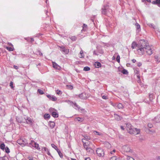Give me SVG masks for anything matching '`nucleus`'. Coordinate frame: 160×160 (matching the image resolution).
<instances>
[{
	"label": "nucleus",
	"instance_id": "nucleus-1",
	"mask_svg": "<svg viewBox=\"0 0 160 160\" xmlns=\"http://www.w3.org/2000/svg\"><path fill=\"white\" fill-rule=\"evenodd\" d=\"M138 49L137 51L140 55H142L144 53L145 50L147 54L149 55H151L152 53V48L148 45L146 44L145 42L140 45L138 46Z\"/></svg>",
	"mask_w": 160,
	"mask_h": 160
},
{
	"label": "nucleus",
	"instance_id": "nucleus-2",
	"mask_svg": "<svg viewBox=\"0 0 160 160\" xmlns=\"http://www.w3.org/2000/svg\"><path fill=\"white\" fill-rule=\"evenodd\" d=\"M138 49L137 51L140 55H142L144 53L145 50L147 54L149 55H151L152 53V48L148 45L146 44L145 42L140 45L138 46Z\"/></svg>",
	"mask_w": 160,
	"mask_h": 160
},
{
	"label": "nucleus",
	"instance_id": "nucleus-3",
	"mask_svg": "<svg viewBox=\"0 0 160 160\" xmlns=\"http://www.w3.org/2000/svg\"><path fill=\"white\" fill-rule=\"evenodd\" d=\"M82 141L83 142V146L86 149L87 152H88L90 153H92L93 152V150L89 147V145L90 144V142L88 140H85V142H84V140H85V139H82Z\"/></svg>",
	"mask_w": 160,
	"mask_h": 160
},
{
	"label": "nucleus",
	"instance_id": "nucleus-4",
	"mask_svg": "<svg viewBox=\"0 0 160 160\" xmlns=\"http://www.w3.org/2000/svg\"><path fill=\"white\" fill-rule=\"evenodd\" d=\"M129 132L130 134L136 135L138 134L140 132V130L136 128H132L130 126V128L127 129Z\"/></svg>",
	"mask_w": 160,
	"mask_h": 160
},
{
	"label": "nucleus",
	"instance_id": "nucleus-5",
	"mask_svg": "<svg viewBox=\"0 0 160 160\" xmlns=\"http://www.w3.org/2000/svg\"><path fill=\"white\" fill-rule=\"evenodd\" d=\"M122 151L127 153H132V150L128 145H124L122 148Z\"/></svg>",
	"mask_w": 160,
	"mask_h": 160
},
{
	"label": "nucleus",
	"instance_id": "nucleus-6",
	"mask_svg": "<svg viewBox=\"0 0 160 160\" xmlns=\"http://www.w3.org/2000/svg\"><path fill=\"white\" fill-rule=\"evenodd\" d=\"M96 153L97 155L99 157H103L104 154L103 150L101 148H98L96 150Z\"/></svg>",
	"mask_w": 160,
	"mask_h": 160
},
{
	"label": "nucleus",
	"instance_id": "nucleus-7",
	"mask_svg": "<svg viewBox=\"0 0 160 160\" xmlns=\"http://www.w3.org/2000/svg\"><path fill=\"white\" fill-rule=\"evenodd\" d=\"M50 112H52V116L54 118H57L58 117V113L54 112L55 110L53 108H50L49 110Z\"/></svg>",
	"mask_w": 160,
	"mask_h": 160
},
{
	"label": "nucleus",
	"instance_id": "nucleus-8",
	"mask_svg": "<svg viewBox=\"0 0 160 160\" xmlns=\"http://www.w3.org/2000/svg\"><path fill=\"white\" fill-rule=\"evenodd\" d=\"M17 142L20 145H25L26 144V141L25 139H20L17 141Z\"/></svg>",
	"mask_w": 160,
	"mask_h": 160
},
{
	"label": "nucleus",
	"instance_id": "nucleus-9",
	"mask_svg": "<svg viewBox=\"0 0 160 160\" xmlns=\"http://www.w3.org/2000/svg\"><path fill=\"white\" fill-rule=\"evenodd\" d=\"M31 144L33 147H34L36 149H40L38 144L34 141H32L31 142Z\"/></svg>",
	"mask_w": 160,
	"mask_h": 160
},
{
	"label": "nucleus",
	"instance_id": "nucleus-10",
	"mask_svg": "<svg viewBox=\"0 0 160 160\" xmlns=\"http://www.w3.org/2000/svg\"><path fill=\"white\" fill-rule=\"evenodd\" d=\"M60 48L61 49V50L65 54H67L69 52V50L65 48L64 47H61Z\"/></svg>",
	"mask_w": 160,
	"mask_h": 160
},
{
	"label": "nucleus",
	"instance_id": "nucleus-11",
	"mask_svg": "<svg viewBox=\"0 0 160 160\" xmlns=\"http://www.w3.org/2000/svg\"><path fill=\"white\" fill-rule=\"evenodd\" d=\"M52 65L53 67L59 70L60 69V67L56 63L53 62H52Z\"/></svg>",
	"mask_w": 160,
	"mask_h": 160
},
{
	"label": "nucleus",
	"instance_id": "nucleus-12",
	"mask_svg": "<svg viewBox=\"0 0 160 160\" xmlns=\"http://www.w3.org/2000/svg\"><path fill=\"white\" fill-rule=\"evenodd\" d=\"M114 117L118 121L120 120L122 118V117H120V116L116 114H114Z\"/></svg>",
	"mask_w": 160,
	"mask_h": 160
},
{
	"label": "nucleus",
	"instance_id": "nucleus-13",
	"mask_svg": "<svg viewBox=\"0 0 160 160\" xmlns=\"http://www.w3.org/2000/svg\"><path fill=\"white\" fill-rule=\"evenodd\" d=\"M47 97H48L49 99H51V100L53 101H55L57 100V98L53 96H52L49 95H47Z\"/></svg>",
	"mask_w": 160,
	"mask_h": 160
},
{
	"label": "nucleus",
	"instance_id": "nucleus-14",
	"mask_svg": "<svg viewBox=\"0 0 160 160\" xmlns=\"http://www.w3.org/2000/svg\"><path fill=\"white\" fill-rule=\"evenodd\" d=\"M154 120L156 122H160V115H159L155 117Z\"/></svg>",
	"mask_w": 160,
	"mask_h": 160
},
{
	"label": "nucleus",
	"instance_id": "nucleus-15",
	"mask_svg": "<svg viewBox=\"0 0 160 160\" xmlns=\"http://www.w3.org/2000/svg\"><path fill=\"white\" fill-rule=\"evenodd\" d=\"M26 120L27 123L31 124L32 123V120L30 118H27Z\"/></svg>",
	"mask_w": 160,
	"mask_h": 160
},
{
	"label": "nucleus",
	"instance_id": "nucleus-16",
	"mask_svg": "<svg viewBox=\"0 0 160 160\" xmlns=\"http://www.w3.org/2000/svg\"><path fill=\"white\" fill-rule=\"evenodd\" d=\"M93 134L96 135H98L99 136H102V133L101 132H98L96 131H93Z\"/></svg>",
	"mask_w": 160,
	"mask_h": 160
},
{
	"label": "nucleus",
	"instance_id": "nucleus-17",
	"mask_svg": "<svg viewBox=\"0 0 160 160\" xmlns=\"http://www.w3.org/2000/svg\"><path fill=\"white\" fill-rule=\"evenodd\" d=\"M94 65L96 68H98L101 67V64L98 62H96Z\"/></svg>",
	"mask_w": 160,
	"mask_h": 160
},
{
	"label": "nucleus",
	"instance_id": "nucleus-18",
	"mask_svg": "<svg viewBox=\"0 0 160 160\" xmlns=\"http://www.w3.org/2000/svg\"><path fill=\"white\" fill-rule=\"evenodd\" d=\"M80 98L82 99H86L87 97L85 96V93H82L79 95Z\"/></svg>",
	"mask_w": 160,
	"mask_h": 160
},
{
	"label": "nucleus",
	"instance_id": "nucleus-19",
	"mask_svg": "<svg viewBox=\"0 0 160 160\" xmlns=\"http://www.w3.org/2000/svg\"><path fill=\"white\" fill-rule=\"evenodd\" d=\"M49 124L50 126L52 128H53L55 126V123L53 122L50 121L49 122Z\"/></svg>",
	"mask_w": 160,
	"mask_h": 160
},
{
	"label": "nucleus",
	"instance_id": "nucleus-20",
	"mask_svg": "<svg viewBox=\"0 0 160 160\" xmlns=\"http://www.w3.org/2000/svg\"><path fill=\"white\" fill-rule=\"evenodd\" d=\"M110 160H120V158L115 156H113L111 158Z\"/></svg>",
	"mask_w": 160,
	"mask_h": 160
},
{
	"label": "nucleus",
	"instance_id": "nucleus-21",
	"mask_svg": "<svg viewBox=\"0 0 160 160\" xmlns=\"http://www.w3.org/2000/svg\"><path fill=\"white\" fill-rule=\"evenodd\" d=\"M74 120L75 121H78L79 122H82L83 121V119L82 118L78 117L75 118Z\"/></svg>",
	"mask_w": 160,
	"mask_h": 160
},
{
	"label": "nucleus",
	"instance_id": "nucleus-22",
	"mask_svg": "<svg viewBox=\"0 0 160 160\" xmlns=\"http://www.w3.org/2000/svg\"><path fill=\"white\" fill-rule=\"evenodd\" d=\"M155 61L158 63L160 62V57H159L158 56H155Z\"/></svg>",
	"mask_w": 160,
	"mask_h": 160
},
{
	"label": "nucleus",
	"instance_id": "nucleus-23",
	"mask_svg": "<svg viewBox=\"0 0 160 160\" xmlns=\"http://www.w3.org/2000/svg\"><path fill=\"white\" fill-rule=\"evenodd\" d=\"M104 145L108 148H110L111 147L110 144L108 142H106L104 143Z\"/></svg>",
	"mask_w": 160,
	"mask_h": 160
},
{
	"label": "nucleus",
	"instance_id": "nucleus-24",
	"mask_svg": "<svg viewBox=\"0 0 160 160\" xmlns=\"http://www.w3.org/2000/svg\"><path fill=\"white\" fill-rule=\"evenodd\" d=\"M80 56H79V57L80 58H84V55L83 53V52L82 50H81L80 51Z\"/></svg>",
	"mask_w": 160,
	"mask_h": 160
},
{
	"label": "nucleus",
	"instance_id": "nucleus-25",
	"mask_svg": "<svg viewBox=\"0 0 160 160\" xmlns=\"http://www.w3.org/2000/svg\"><path fill=\"white\" fill-rule=\"evenodd\" d=\"M137 45L135 42H133L132 44V48L134 49L137 47Z\"/></svg>",
	"mask_w": 160,
	"mask_h": 160
},
{
	"label": "nucleus",
	"instance_id": "nucleus-26",
	"mask_svg": "<svg viewBox=\"0 0 160 160\" xmlns=\"http://www.w3.org/2000/svg\"><path fill=\"white\" fill-rule=\"evenodd\" d=\"M153 4H159V6L160 7V0H156V1L152 2Z\"/></svg>",
	"mask_w": 160,
	"mask_h": 160
},
{
	"label": "nucleus",
	"instance_id": "nucleus-27",
	"mask_svg": "<svg viewBox=\"0 0 160 160\" xmlns=\"http://www.w3.org/2000/svg\"><path fill=\"white\" fill-rule=\"evenodd\" d=\"M117 107L119 109L122 108H123V106L122 104L120 103L118 104Z\"/></svg>",
	"mask_w": 160,
	"mask_h": 160
},
{
	"label": "nucleus",
	"instance_id": "nucleus-28",
	"mask_svg": "<svg viewBox=\"0 0 160 160\" xmlns=\"http://www.w3.org/2000/svg\"><path fill=\"white\" fill-rule=\"evenodd\" d=\"M103 52L102 51H101L100 52L98 53V52L96 51H94V54L97 55H100V54H102Z\"/></svg>",
	"mask_w": 160,
	"mask_h": 160
},
{
	"label": "nucleus",
	"instance_id": "nucleus-29",
	"mask_svg": "<svg viewBox=\"0 0 160 160\" xmlns=\"http://www.w3.org/2000/svg\"><path fill=\"white\" fill-rule=\"evenodd\" d=\"M67 88L69 89L72 90L73 88V87L71 85H67L66 86Z\"/></svg>",
	"mask_w": 160,
	"mask_h": 160
},
{
	"label": "nucleus",
	"instance_id": "nucleus-30",
	"mask_svg": "<svg viewBox=\"0 0 160 160\" xmlns=\"http://www.w3.org/2000/svg\"><path fill=\"white\" fill-rule=\"evenodd\" d=\"M6 48L9 51H12L14 50V48L12 47H6Z\"/></svg>",
	"mask_w": 160,
	"mask_h": 160
},
{
	"label": "nucleus",
	"instance_id": "nucleus-31",
	"mask_svg": "<svg viewBox=\"0 0 160 160\" xmlns=\"http://www.w3.org/2000/svg\"><path fill=\"white\" fill-rule=\"evenodd\" d=\"M50 117V116L49 114H45L44 115V118L46 119L47 118H49Z\"/></svg>",
	"mask_w": 160,
	"mask_h": 160
},
{
	"label": "nucleus",
	"instance_id": "nucleus-32",
	"mask_svg": "<svg viewBox=\"0 0 160 160\" xmlns=\"http://www.w3.org/2000/svg\"><path fill=\"white\" fill-rule=\"evenodd\" d=\"M51 146L53 148H54L57 151L58 150V148L54 144H51Z\"/></svg>",
	"mask_w": 160,
	"mask_h": 160
},
{
	"label": "nucleus",
	"instance_id": "nucleus-33",
	"mask_svg": "<svg viewBox=\"0 0 160 160\" xmlns=\"http://www.w3.org/2000/svg\"><path fill=\"white\" fill-rule=\"evenodd\" d=\"M135 26H136V28H137V29L138 30V31H140V26L139 24H138V23H136L135 24Z\"/></svg>",
	"mask_w": 160,
	"mask_h": 160
},
{
	"label": "nucleus",
	"instance_id": "nucleus-34",
	"mask_svg": "<svg viewBox=\"0 0 160 160\" xmlns=\"http://www.w3.org/2000/svg\"><path fill=\"white\" fill-rule=\"evenodd\" d=\"M57 152H58L59 155L60 156V157L62 158L63 157V155L62 153L58 149L57 151Z\"/></svg>",
	"mask_w": 160,
	"mask_h": 160
},
{
	"label": "nucleus",
	"instance_id": "nucleus-35",
	"mask_svg": "<svg viewBox=\"0 0 160 160\" xmlns=\"http://www.w3.org/2000/svg\"><path fill=\"white\" fill-rule=\"evenodd\" d=\"M1 149L2 150H4L5 148V145L4 143H2L0 146Z\"/></svg>",
	"mask_w": 160,
	"mask_h": 160
},
{
	"label": "nucleus",
	"instance_id": "nucleus-36",
	"mask_svg": "<svg viewBox=\"0 0 160 160\" xmlns=\"http://www.w3.org/2000/svg\"><path fill=\"white\" fill-rule=\"evenodd\" d=\"M90 70V68L88 67H86L84 68L83 70L85 71H88Z\"/></svg>",
	"mask_w": 160,
	"mask_h": 160
},
{
	"label": "nucleus",
	"instance_id": "nucleus-37",
	"mask_svg": "<svg viewBox=\"0 0 160 160\" xmlns=\"http://www.w3.org/2000/svg\"><path fill=\"white\" fill-rule=\"evenodd\" d=\"M122 72L123 74H127L128 73V72L127 71L124 69L122 71Z\"/></svg>",
	"mask_w": 160,
	"mask_h": 160
},
{
	"label": "nucleus",
	"instance_id": "nucleus-38",
	"mask_svg": "<svg viewBox=\"0 0 160 160\" xmlns=\"http://www.w3.org/2000/svg\"><path fill=\"white\" fill-rule=\"evenodd\" d=\"M5 152L6 153H9L10 152V151L9 148L8 147H6L5 148Z\"/></svg>",
	"mask_w": 160,
	"mask_h": 160
},
{
	"label": "nucleus",
	"instance_id": "nucleus-39",
	"mask_svg": "<svg viewBox=\"0 0 160 160\" xmlns=\"http://www.w3.org/2000/svg\"><path fill=\"white\" fill-rule=\"evenodd\" d=\"M56 92L57 94L58 95L61 94L62 93L61 91L59 90H57L56 91Z\"/></svg>",
	"mask_w": 160,
	"mask_h": 160
},
{
	"label": "nucleus",
	"instance_id": "nucleus-40",
	"mask_svg": "<svg viewBox=\"0 0 160 160\" xmlns=\"http://www.w3.org/2000/svg\"><path fill=\"white\" fill-rule=\"evenodd\" d=\"M38 92L41 94H44L43 92L40 89H38Z\"/></svg>",
	"mask_w": 160,
	"mask_h": 160
},
{
	"label": "nucleus",
	"instance_id": "nucleus-41",
	"mask_svg": "<svg viewBox=\"0 0 160 160\" xmlns=\"http://www.w3.org/2000/svg\"><path fill=\"white\" fill-rule=\"evenodd\" d=\"M148 126L149 128H151L153 127V125L151 123H149L148 124Z\"/></svg>",
	"mask_w": 160,
	"mask_h": 160
},
{
	"label": "nucleus",
	"instance_id": "nucleus-42",
	"mask_svg": "<svg viewBox=\"0 0 160 160\" xmlns=\"http://www.w3.org/2000/svg\"><path fill=\"white\" fill-rule=\"evenodd\" d=\"M127 160H135L132 158L128 156H127Z\"/></svg>",
	"mask_w": 160,
	"mask_h": 160
},
{
	"label": "nucleus",
	"instance_id": "nucleus-43",
	"mask_svg": "<svg viewBox=\"0 0 160 160\" xmlns=\"http://www.w3.org/2000/svg\"><path fill=\"white\" fill-rule=\"evenodd\" d=\"M80 111L81 113H85L86 112V110H85L84 109H80Z\"/></svg>",
	"mask_w": 160,
	"mask_h": 160
},
{
	"label": "nucleus",
	"instance_id": "nucleus-44",
	"mask_svg": "<svg viewBox=\"0 0 160 160\" xmlns=\"http://www.w3.org/2000/svg\"><path fill=\"white\" fill-rule=\"evenodd\" d=\"M120 56L119 55H118L117 57L116 60H117V61L118 62H120Z\"/></svg>",
	"mask_w": 160,
	"mask_h": 160
},
{
	"label": "nucleus",
	"instance_id": "nucleus-45",
	"mask_svg": "<svg viewBox=\"0 0 160 160\" xmlns=\"http://www.w3.org/2000/svg\"><path fill=\"white\" fill-rule=\"evenodd\" d=\"M155 160H160V156H157L155 158Z\"/></svg>",
	"mask_w": 160,
	"mask_h": 160
},
{
	"label": "nucleus",
	"instance_id": "nucleus-46",
	"mask_svg": "<svg viewBox=\"0 0 160 160\" xmlns=\"http://www.w3.org/2000/svg\"><path fill=\"white\" fill-rule=\"evenodd\" d=\"M10 86L12 88H13V82H10Z\"/></svg>",
	"mask_w": 160,
	"mask_h": 160
},
{
	"label": "nucleus",
	"instance_id": "nucleus-47",
	"mask_svg": "<svg viewBox=\"0 0 160 160\" xmlns=\"http://www.w3.org/2000/svg\"><path fill=\"white\" fill-rule=\"evenodd\" d=\"M102 98L104 99H108L107 96H102Z\"/></svg>",
	"mask_w": 160,
	"mask_h": 160
},
{
	"label": "nucleus",
	"instance_id": "nucleus-48",
	"mask_svg": "<svg viewBox=\"0 0 160 160\" xmlns=\"http://www.w3.org/2000/svg\"><path fill=\"white\" fill-rule=\"evenodd\" d=\"M76 39V38L75 37H72L71 38V39L72 40H75Z\"/></svg>",
	"mask_w": 160,
	"mask_h": 160
},
{
	"label": "nucleus",
	"instance_id": "nucleus-49",
	"mask_svg": "<svg viewBox=\"0 0 160 160\" xmlns=\"http://www.w3.org/2000/svg\"><path fill=\"white\" fill-rule=\"evenodd\" d=\"M116 152V150L115 149L113 150L112 151L110 152V153L112 154L113 153H114Z\"/></svg>",
	"mask_w": 160,
	"mask_h": 160
},
{
	"label": "nucleus",
	"instance_id": "nucleus-50",
	"mask_svg": "<svg viewBox=\"0 0 160 160\" xmlns=\"http://www.w3.org/2000/svg\"><path fill=\"white\" fill-rule=\"evenodd\" d=\"M141 65H142V63H141L140 62H139L138 63H137V65L138 67H140V66H141Z\"/></svg>",
	"mask_w": 160,
	"mask_h": 160
},
{
	"label": "nucleus",
	"instance_id": "nucleus-51",
	"mask_svg": "<svg viewBox=\"0 0 160 160\" xmlns=\"http://www.w3.org/2000/svg\"><path fill=\"white\" fill-rule=\"evenodd\" d=\"M144 140V138H139V140L142 142V141H143Z\"/></svg>",
	"mask_w": 160,
	"mask_h": 160
},
{
	"label": "nucleus",
	"instance_id": "nucleus-52",
	"mask_svg": "<svg viewBox=\"0 0 160 160\" xmlns=\"http://www.w3.org/2000/svg\"><path fill=\"white\" fill-rule=\"evenodd\" d=\"M85 160H91L89 158H87L85 159Z\"/></svg>",
	"mask_w": 160,
	"mask_h": 160
},
{
	"label": "nucleus",
	"instance_id": "nucleus-53",
	"mask_svg": "<svg viewBox=\"0 0 160 160\" xmlns=\"http://www.w3.org/2000/svg\"><path fill=\"white\" fill-rule=\"evenodd\" d=\"M132 61L133 63H135L136 62V60L135 59H133L132 60Z\"/></svg>",
	"mask_w": 160,
	"mask_h": 160
},
{
	"label": "nucleus",
	"instance_id": "nucleus-54",
	"mask_svg": "<svg viewBox=\"0 0 160 160\" xmlns=\"http://www.w3.org/2000/svg\"><path fill=\"white\" fill-rule=\"evenodd\" d=\"M144 1H146V0H142V1L143 2ZM146 1H147L148 2H151V0H146Z\"/></svg>",
	"mask_w": 160,
	"mask_h": 160
},
{
	"label": "nucleus",
	"instance_id": "nucleus-55",
	"mask_svg": "<svg viewBox=\"0 0 160 160\" xmlns=\"http://www.w3.org/2000/svg\"><path fill=\"white\" fill-rule=\"evenodd\" d=\"M8 44H9L10 46H11L12 47L13 46V45L11 43H8Z\"/></svg>",
	"mask_w": 160,
	"mask_h": 160
},
{
	"label": "nucleus",
	"instance_id": "nucleus-56",
	"mask_svg": "<svg viewBox=\"0 0 160 160\" xmlns=\"http://www.w3.org/2000/svg\"><path fill=\"white\" fill-rule=\"evenodd\" d=\"M73 103V104H74V106H76V107H77L78 106L77 105V104H76V103Z\"/></svg>",
	"mask_w": 160,
	"mask_h": 160
},
{
	"label": "nucleus",
	"instance_id": "nucleus-57",
	"mask_svg": "<svg viewBox=\"0 0 160 160\" xmlns=\"http://www.w3.org/2000/svg\"><path fill=\"white\" fill-rule=\"evenodd\" d=\"M121 128L123 130H124V128L122 126H121Z\"/></svg>",
	"mask_w": 160,
	"mask_h": 160
},
{
	"label": "nucleus",
	"instance_id": "nucleus-58",
	"mask_svg": "<svg viewBox=\"0 0 160 160\" xmlns=\"http://www.w3.org/2000/svg\"><path fill=\"white\" fill-rule=\"evenodd\" d=\"M86 139H90V138L89 137H87L86 138L85 137Z\"/></svg>",
	"mask_w": 160,
	"mask_h": 160
},
{
	"label": "nucleus",
	"instance_id": "nucleus-59",
	"mask_svg": "<svg viewBox=\"0 0 160 160\" xmlns=\"http://www.w3.org/2000/svg\"><path fill=\"white\" fill-rule=\"evenodd\" d=\"M14 67L15 68H16L17 69H18V67L17 66H14Z\"/></svg>",
	"mask_w": 160,
	"mask_h": 160
},
{
	"label": "nucleus",
	"instance_id": "nucleus-60",
	"mask_svg": "<svg viewBox=\"0 0 160 160\" xmlns=\"http://www.w3.org/2000/svg\"><path fill=\"white\" fill-rule=\"evenodd\" d=\"M48 154L49 155H51L50 153L49 152V151H48Z\"/></svg>",
	"mask_w": 160,
	"mask_h": 160
},
{
	"label": "nucleus",
	"instance_id": "nucleus-61",
	"mask_svg": "<svg viewBox=\"0 0 160 160\" xmlns=\"http://www.w3.org/2000/svg\"><path fill=\"white\" fill-rule=\"evenodd\" d=\"M29 160H34L33 158H30Z\"/></svg>",
	"mask_w": 160,
	"mask_h": 160
},
{
	"label": "nucleus",
	"instance_id": "nucleus-62",
	"mask_svg": "<svg viewBox=\"0 0 160 160\" xmlns=\"http://www.w3.org/2000/svg\"><path fill=\"white\" fill-rule=\"evenodd\" d=\"M44 150H45V151H46L47 149V148H44Z\"/></svg>",
	"mask_w": 160,
	"mask_h": 160
},
{
	"label": "nucleus",
	"instance_id": "nucleus-63",
	"mask_svg": "<svg viewBox=\"0 0 160 160\" xmlns=\"http://www.w3.org/2000/svg\"><path fill=\"white\" fill-rule=\"evenodd\" d=\"M115 59V57L114 56H113L112 57V59L114 60Z\"/></svg>",
	"mask_w": 160,
	"mask_h": 160
},
{
	"label": "nucleus",
	"instance_id": "nucleus-64",
	"mask_svg": "<svg viewBox=\"0 0 160 160\" xmlns=\"http://www.w3.org/2000/svg\"><path fill=\"white\" fill-rule=\"evenodd\" d=\"M71 160H76L75 159H72Z\"/></svg>",
	"mask_w": 160,
	"mask_h": 160
}]
</instances>
